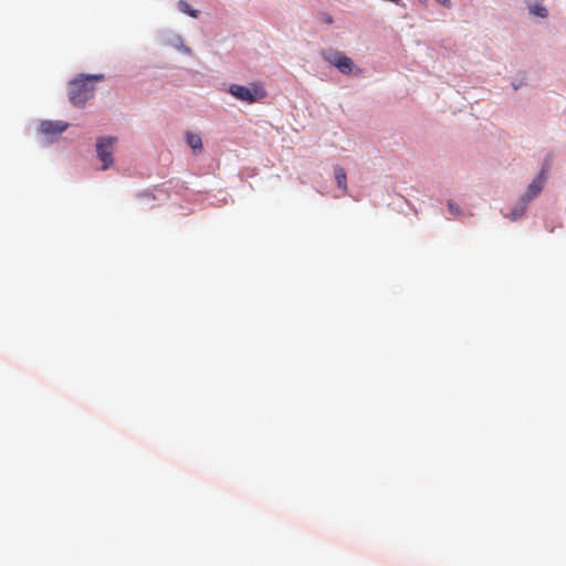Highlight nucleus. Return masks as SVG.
<instances>
[{
  "instance_id": "nucleus-7",
  "label": "nucleus",
  "mask_w": 566,
  "mask_h": 566,
  "mask_svg": "<svg viewBox=\"0 0 566 566\" xmlns=\"http://www.w3.org/2000/svg\"><path fill=\"white\" fill-rule=\"evenodd\" d=\"M186 140L195 154H198L202 150V140L200 135L188 132L186 134Z\"/></svg>"
},
{
  "instance_id": "nucleus-8",
  "label": "nucleus",
  "mask_w": 566,
  "mask_h": 566,
  "mask_svg": "<svg viewBox=\"0 0 566 566\" xmlns=\"http://www.w3.org/2000/svg\"><path fill=\"white\" fill-rule=\"evenodd\" d=\"M334 174L338 188L342 189L344 193H347V176L344 168L340 166H335Z\"/></svg>"
},
{
  "instance_id": "nucleus-10",
  "label": "nucleus",
  "mask_w": 566,
  "mask_h": 566,
  "mask_svg": "<svg viewBox=\"0 0 566 566\" xmlns=\"http://www.w3.org/2000/svg\"><path fill=\"white\" fill-rule=\"evenodd\" d=\"M530 12L536 17L546 18L547 17V10L545 7L539 4H534L530 7Z\"/></svg>"
},
{
  "instance_id": "nucleus-2",
  "label": "nucleus",
  "mask_w": 566,
  "mask_h": 566,
  "mask_svg": "<svg viewBox=\"0 0 566 566\" xmlns=\"http://www.w3.org/2000/svg\"><path fill=\"white\" fill-rule=\"evenodd\" d=\"M229 93L234 96L235 98L252 104L255 103L263 97H265L266 93L260 85H252L251 87L232 84L229 87Z\"/></svg>"
},
{
  "instance_id": "nucleus-1",
  "label": "nucleus",
  "mask_w": 566,
  "mask_h": 566,
  "mask_svg": "<svg viewBox=\"0 0 566 566\" xmlns=\"http://www.w3.org/2000/svg\"><path fill=\"white\" fill-rule=\"evenodd\" d=\"M104 76L99 75H81L69 84V98L70 102L76 106L82 107L91 99L95 92L93 81H101Z\"/></svg>"
},
{
  "instance_id": "nucleus-6",
  "label": "nucleus",
  "mask_w": 566,
  "mask_h": 566,
  "mask_svg": "<svg viewBox=\"0 0 566 566\" xmlns=\"http://www.w3.org/2000/svg\"><path fill=\"white\" fill-rule=\"evenodd\" d=\"M328 61L344 74H348L353 71L354 62L346 55L335 53L333 59H329Z\"/></svg>"
},
{
  "instance_id": "nucleus-13",
  "label": "nucleus",
  "mask_w": 566,
  "mask_h": 566,
  "mask_svg": "<svg viewBox=\"0 0 566 566\" xmlns=\"http://www.w3.org/2000/svg\"><path fill=\"white\" fill-rule=\"evenodd\" d=\"M448 208H449V210H450V212H451V213H458V208L455 207V205H454V203L449 202V203H448Z\"/></svg>"
},
{
  "instance_id": "nucleus-5",
  "label": "nucleus",
  "mask_w": 566,
  "mask_h": 566,
  "mask_svg": "<svg viewBox=\"0 0 566 566\" xmlns=\"http://www.w3.org/2000/svg\"><path fill=\"white\" fill-rule=\"evenodd\" d=\"M69 127L67 123L62 120H43L40 124V133L45 136L62 134Z\"/></svg>"
},
{
  "instance_id": "nucleus-3",
  "label": "nucleus",
  "mask_w": 566,
  "mask_h": 566,
  "mask_svg": "<svg viewBox=\"0 0 566 566\" xmlns=\"http://www.w3.org/2000/svg\"><path fill=\"white\" fill-rule=\"evenodd\" d=\"M116 140L115 137H102L96 143V151L103 163V170L113 165V149Z\"/></svg>"
},
{
  "instance_id": "nucleus-11",
  "label": "nucleus",
  "mask_w": 566,
  "mask_h": 566,
  "mask_svg": "<svg viewBox=\"0 0 566 566\" xmlns=\"http://www.w3.org/2000/svg\"><path fill=\"white\" fill-rule=\"evenodd\" d=\"M527 202L522 201L521 206L512 211L511 219L517 220L524 214Z\"/></svg>"
},
{
  "instance_id": "nucleus-9",
  "label": "nucleus",
  "mask_w": 566,
  "mask_h": 566,
  "mask_svg": "<svg viewBox=\"0 0 566 566\" xmlns=\"http://www.w3.org/2000/svg\"><path fill=\"white\" fill-rule=\"evenodd\" d=\"M178 8L181 12L189 14L192 18L198 17V11L190 8L186 0H179Z\"/></svg>"
},
{
  "instance_id": "nucleus-12",
  "label": "nucleus",
  "mask_w": 566,
  "mask_h": 566,
  "mask_svg": "<svg viewBox=\"0 0 566 566\" xmlns=\"http://www.w3.org/2000/svg\"><path fill=\"white\" fill-rule=\"evenodd\" d=\"M322 20H323L325 23H328V24L333 22L332 17H331L329 14H327V13H323V14H322Z\"/></svg>"
},
{
  "instance_id": "nucleus-4",
  "label": "nucleus",
  "mask_w": 566,
  "mask_h": 566,
  "mask_svg": "<svg viewBox=\"0 0 566 566\" xmlns=\"http://www.w3.org/2000/svg\"><path fill=\"white\" fill-rule=\"evenodd\" d=\"M548 170H549V163L545 161L541 169L538 177L535 180H533V182L528 186L525 195L522 198V201L528 202L533 198H535L539 195V192L542 191L543 186L545 184L546 175H547Z\"/></svg>"
},
{
  "instance_id": "nucleus-14",
  "label": "nucleus",
  "mask_w": 566,
  "mask_h": 566,
  "mask_svg": "<svg viewBox=\"0 0 566 566\" xmlns=\"http://www.w3.org/2000/svg\"><path fill=\"white\" fill-rule=\"evenodd\" d=\"M436 1L439 2L440 4H442L446 8H450L451 7V1L450 0H436Z\"/></svg>"
}]
</instances>
